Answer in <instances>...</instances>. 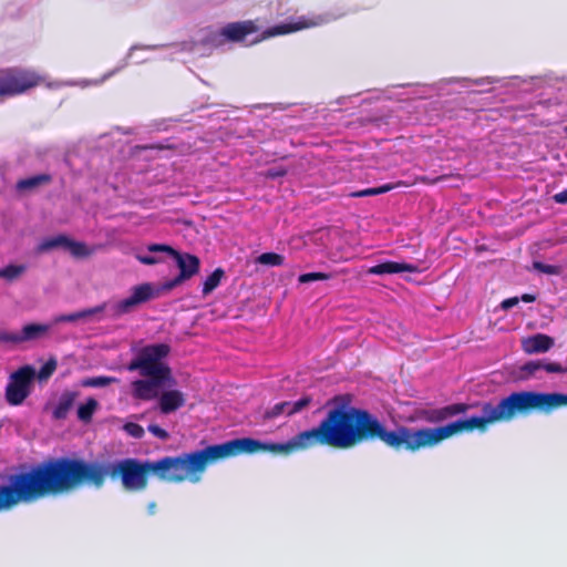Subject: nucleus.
Returning <instances> with one entry per match:
<instances>
[{
	"label": "nucleus",
	"instance_id": "obj_45",
	"mask_svg": "<svg viewBox=\"0 0 567 567\" xmlns=\"http://www.w3.org/2000/svg\"><path fill=\"white\" fill-rule=\"evenodd\" d=\"M3 334H10V332L4 331V330H0V342H7V340L2 339Z\"/></svg>",
	"mask_w": 567,
	"mask_h": 567
},
{
	"label": "nucleus",
	"instance_id": "obj_43",
	"mask_svg": "<svg viewBox=\"0 0 567 567\" xmlns=\"http://www.w3.org/2000/svg\"><path fill=\"white\" fill-rule=\"evenodd\" d=\"M520 300L524 302H534L536 300V297L530 293H524L522 295Z\"/></svg>",
	"mask_w": 567,
	"mask_h": 567
},
{
	"label": "nucleus",
	"instance_id": "obj_18",
	"mask_svg": "<svg viewBox=\"0 0 567 567\" xmlns=\"http://www.w3.org/2000/svg\"><path fill=\"white\" fill-rule=\"evenodd\" d=\"M186 400L179 390L164 391L158 400L159 410L164 414H169L184 406Z\"/></svg>",
	"mask_w": 567,
	"mask_h": 567
},
{
	"label": "nucleus",
	"instance_id": "obj_39",
	"mask_svg": "<svg viewBox=\"0 0 567 567\" xmlns=\"http://www.w3.org/2000/svg\"><path fill=\"white\" fill-rule=\"evenodd\" d=\"M287 174V169L282 168V167H271L269 168L267 172H266V177L268 178H278V177H282Z\"/></svg>",
	"mask_w": 567,
	"mask_h": 567
},
{
	"label": "nucleus",
	"instance_id": "obj_4",
	"mask_svg": "<svg viewBox=\"0 0 567 567\" xmlns=\"http://www.w3.org/2000/svg\"><path fill=\"white\" fill-rule=\"evenodd\" d=\"M171 347L166 343H156L143 347L137 357L128 365V371L138 370L147 379L132 382V394L137 400L151 401L158 396L157 389L164 384L173 385L175 380L172 369L163 362L169 354Z\"/></svg>",
	"mask_w": 567,
	"mask_h": 567
},
{
	"label": "nucleus",
	"instance_id": "obj_15",
	"mask_svg": "<svg viewBox=\"0 0 567 567\" xmlns=\"http://www.w3.org/2000/svg\"><path fill=\"white\" fill-rule=\"evenodd\" d=\"M258 31V27L251 20L231 22L220 30V35L231 42H240L247 35Z\"/></svg>",
	"mask_w": 567,
	"mask_h": 567
},
{
	"label": "nucleus",
	"instance_id": "obj_1",
	"mask_svg": "<svg viewBox=\"0 0 567 567\" xmlns=\"http://www.w3.org/2000/svg\"><path fill=\"white\" fill-rule=\"evenodd\" d=\"M234 440L238 455L259 452L289 454L318 445L349 450L374 440L401 451L403 444L402 425L390 431L375 415L359 408H350V411L329 409L318 426L298 433L287 443H264L251 437Z\"/></svg>",
	"mask_w": 567,
	"mask_h": 567
},
{
	"label": "nucleus",
	"instance_id": "obj_8",
	"mask_svg": "<svg viewBox=\"0 0 567 567\" xmlns=\"http://www.w3.org/2000/svg\"><path fill=\"white\" fill-rule=\"evenodd\" d=\"M147 250L150 252H166L171 257H173L176 261V265L179 269V274L171 279L165 281L161 286V290L171 291L177 286L182 285L184 281L189 280L195 275L199 272L200 269V260L197 256L188 254V252H179L174 249L172 246L166 244H151L147 246Z\"/></svg>",
	"mask_w": 567,
	"mask_h": 567
},
{
	"label": "nucleus",
	"instance_id": "obj_11",
	"mask_svg": "<svg viewBox=\"0 0 567 567\" xmlns=\"http://www.w3.org/2000/svg\"><path fill=\"white\" fill-rule=\"evenodd\" d=\"M161 292H164L163 290H161V287L155 291L151 284H142L135 286L132 289L131 296L121 300L117 303V311L121 313H126L133 307L159 296Z\"/></svg>",
	"mask_w": 567,
	"mask_h": 567
},
{
	"label": "nucleus",
	"instance_id": "obj_6",
	"mask_svg": "<svg viewBox=\"0 0 567 567\" xmlns=\"http://www.w3.org/2000/svg\"><path fill=\"white\" fill-rule=\"evenodd\" d=\"M561 406H567V394L559 392L517 391L501 399L497 404L487 402L493 423L509 422L534 411L549 414Z\"/></svg>",
	"mask_w": 567,
	"mask_h": 567
},
{
	"label": "nucleus",
	"instance_id": "obj_26",
	"mask_svg": "<svg viewBox=\"0 0 567 567\" xmlns=\"http://www.w3.org/2000/svg\"><path fill=\"white\" fill-rule=\"evenodd\" d=\"M116 382L118 380L114 377L99 375L84 379L82 385L85 388H104Z\"/></svg>",
	"mask_w": 567,
	"mask_h": 567
},
{
	"label": "nucleus",
	"instance_id": "obj_12",
	"mask_svg": "<svg viewBox=\"0 0 567 567\" xmlns=\"http://www.w3.org/2000/svg\"><path fill=\"white\" fill-rule=\"evenodd\" d=\"M50 328V324L45 323H28L23 326L20 333L10 332V334H3L2 339L7 340L9 343L16 344L27 341H35L47 337Z\"/></svg>",
	"mask_w": 567,
	"mask_h": 567
},
{
	"label": "nucleus",
	"instance_id": "obj_2",
	"mask_svg": "<svg viewBox=\"0 0 567 567\" xmlns=\"http://www.w3.org/2000/svg\"><path fill=\"white\" fill-rule=\"evenodd\" d=\"M100 462L75 457H53L9 476L0 485V513L19 504H30L48 496L69 494L83 485L102 487Z\"/></svg>",
	"mask_w": 567,
	"mask_h": 567
},
{
	"label": "nucleus",
	"instance_id": "obj_20",
	"mask_svg": "<svg viewBox=\"0 0 567 567\" xmlns=\"http://www.w3.org/2000/svg\"><path fill=\"white\" fill-rule=\"evenodd\" d=\"M76 393L65 391L61 394L55 408L53 409L52 415L55 420H64L68 416L69 411L74 405Z\"/></svg>",
	"mask_w": 567,
	"mask_h": 567
},
{
	"label": "nucleus",
	"instance_id": "obj_21",
	"mask_svg": "<svg viewBox=\"0 0 567 567\" xmlns=\"http://www.w3.org/2000/svg\"><path fill=\"white\" fill-rule=\"evenodd\" d=\"M103 310H104V306H99V307L84 309V310L76 311V312L69 313V315H61V316H58L54 318V322L55 323L75 322V321H79L82 319H87L99 312H102Z\"/></svg>",
	"mask_w": 567,
	"mask_h": 567
},
{
	"label": "nucleus",
	"instance_id": "obj_41",
	"mask_svg": "<svg viewBox=\"0 0 567 567\" xmlns=\"http://www.w3.org/2000/svg\"><path fill=\"white\" fill-rule=\"evenodd\" d=\"M553 199L557 204L567 205V189H564L553 196Z\"/></svg>",
	"mask_w": 567,
	"mask_h": 567
},
{
	"label": "nucleus",
	"instance_id": "obj_44",
	"mask_svg": "<svg viewBox=\"0 0 567 567\" xmlns=\"http://www.w3.org/2000/svg\"><path fill=\"white\" fill-rule=\"evenodd\" d=\"M147 509L150 514H154L156 509V504L154 502L150 503Z\"/></svg>",
	"mask_w": 567,
	"mask_h": 567
},
{
	"label": "nucleus",
	"instance_id": "obj_17",
	"mask_svg": "<svg viewBox=\"0 0 567 567\" xmlns=\"http://www.w3.org/2000/svg\"><path fill=\"white\" fill-rule=\"evenodd\" d=\"M417 271H419V267L413 264L388 260V261L378 264L375 266H372L368 272L371 275H390V274L417 272Z\"/></svg>",
	"mask_w": 567,
	"mask_h": 567
},
{
	"label": "nucleus",
	"instance_id": "obj_33",
	"mask_svg": "<svg viewBox=\"0 0 567 567\" xmlns=\"http://www.w3.org/2000/svg\"><path fill=\"white\" fill-rule=\"evenodd\" d=\"M56 369V361L53 359L48 360L39 370L38 378L39 380L49 379Z\"/></svg>",
	"mask_w": 567,
	"mask_h": 567
},
{
	"label": "nucleus",
	"instance_id": "obj_38",
	"mask_svg": "<svg viewBox=\"0 0 567 567\" xmlns=\"http://www.w3.org/2000/svg\"><path fill=\"white\" fill-rule=\"evenodd\" d=\"M136 259L143 265H156L162 262V259L153 255H137Z\"/></svg>",
	"mask_w": 567,
	"mask_h": 567
},
{
	"label": "nucleus",
	"instance_id": "obj_27",
	"mask_svg": "<svg viewBox=\"0 0 567 567\" xmlns=\"http://www.w3.org/2000/svg\"><path fill=\"white\" fill-rule=\"evenodd\" d=\"M284 261L285 257L277 252H264L259 255L256 259L257 264L271 267L282 266Z\"/></svg>",
	"mask_w": 567,
	"mask_h": 567
},
{
	"label": "nucleus",
	"instance_id": "obj_13",
	"mask_svg": "<svg viewBox=\"0 0 567 567\" xmlns=\"http://www.w3.org/2000/svg\"><path fill=\"white\" fill-rule=\"evenodd\" d=\"M470 405L466 403H453L440 409L422 410L419 415L429 423H441L450 417L467 412Z\"/></svg>",
	"mask_w": 567,
	"mask_h": 567
},
{
	"label": "nucleus",
	"instance_id": "obj_29",
	"mask_svg": "<svg viewBox=\"0 0 567 567\" xmlns=\"http://www.w3.org/2000/svg\"><path fill=\"white\" fill-rule=\"evenodd\" d=\"M352 402V396L350 394H340L330 399L327 405H331L330 409H341L343 411H350V404Z\"/></svg>",
	"mask_w": 567,
	"mask_h": 567
},
{
	"label": "nucleus",
	"instance_id": "obj_3",
	"mask_svg": "<svg viewBox=\"0 0 567 567\" xmlns=\"http://www.w3.org/2000/svg\"><path fill=\"white\" fill-rule=\"evenodd\" d=\"M236 446L235 440H230L177 456H164L156 461L126 457L100 463L103 474L102 486L109 476L113 481L120 480L127 492H142L146 489L151 474L166 483L189 481L195 484L202 480V474L209 464L237 456Z\"/></svg>",
	"mask_w": 567,
	"mask_h": 567
},
{
	"label": "nucleus",
	"instance_id": "obj_24",
	"mask_svg": "<svg viewBox=\"0 0 567 567\" xmlns=\"http://www.w3.org/2000/svg\"><path fill=\"white\" fill-rule=\"evenodd\" d=\"M99 406L97 401L94 398H89L85 403L78 408V417L84 423L91 422L94 412Z\"/></svg>",
	"mask_w": 567,
	"mask_h": 567
},
{
	"label": "nucleus",
	"instance_id": "obj_30",
	"mask_svg": "<svg viewBox=\"0 0 567 567\" xmlns=\"http://www.w3.org/2000/svg\"><path fill=\"white\" fill-rule=\"evenodd\" d=\"M520 378L522 379H528L530 377H534L539 372V361L538 360H532L526 363H524L520 368Z\"/></svg>",
	"mask_w": 567,
	"mask_h": 567
},
{
	"label": "nucleus",
	"instance_id": "obj_31",
	"mask_svg": "<svg viewBox=\"0 0 567 567\" xmlns=\"http://www.w3.org/2000/svg\"><path fill=\"white\" fill-rule=\"evenodd\" d=\"M332 276L330 274H327V272H307V274H302L299 276L298 278V281L300 284H309V282H312V281H318V280H328L330 279Z\"/></svg>",
	"mask_w": 567,
	"mask_h": 567
},
{
	"label": "nucleus",
	"instance_id": "obj_22",
	"mask_svg": "<svg viewBox=\"0 0 567 567\" xmlns=\"http://www.w3.org/2000/svg\"><path fill=\"white\" fill-rule=\"evenodd\" d=\"M281 415H285L287 417L293 415V412L291 411L290 401H284V402L276 403L272 408L265 411L262 417H264V420H272V419H277Z\"/></svg>",
	"mask_w": 567,
	"mask_h": 567
},
{
	"label": "nucleus",
	"instance_id": "obj_10",
	"mask_svg": "<svg viewBox=\"0 0 567 567\" xmlns=\"http://www.w3.org/2000/svg\"><path fill=\"white\" fill-rule=\"evenodd\" d=\"M58 247H62L70 251L75 258H84L91 254V250L84 243L75 241L65 235H58L44 239L39 246L38 251L43 252Z\"/></svg>",
	"mask_w": 567,
	"mask_h": 567
},
{
	"label": "nucleus",
	"instance_id": "obj_34",
	"mask_svg": "<svg viewBox=\"0 0 567 567\" xmlns=\"http://www.w3.org/2000/svg\"><path fill=\"white\" fill-rule=\"evenodd\" d=\"M533 267L535 270L547 275H559L561 272V267L547 265L542 261H534Z\"/></svg>",
	"mask_w": 567,
	"mask_h": 567
},
{
	"label": "nucleus",
	"instance_id": "obj_14",
	"mask_svg": "<svg viewBox=\"0 0 567 567\" xmlns=\"http://www.w3.org/2000/svg\"><path fill=\"white\" fill-rule=\"evenodd\" d=\"M319 24H320L319 21L311 20V19H306V18H301L297 22H293V23L277 24V25H274V27L268 28L267 30H265L261 33L260 38H258L256 40V42H260V41L266 40V39L271 38V37L284 35V34H288V33H291V32H296V31L302 30V29H308V28L317 27Z\"/></svg>",
	"mask_w": 567,
	"mask_h": 567
},
{
	"label": "nucleus",
	"instance_id": "obj_23",
	"mask_svg": "<svg viewBox=\"0 0 567 567\" xmlns=\"http://www.w3.org/2000/svg\"><path fill=\"white\" fill-rule=\"evenodd\" d=\"M225 277V271L223 268H216L203 282V295L208 296L212 293L221 282V279Z\"/></svg>",
	"mask_w": 567,
	"mask_h": 567
},
{
	"label": "nucleus",
	"instance_id": "obj_19",
	"mask_svg": "<svg viewBox=\"0 0 567 567\" xmlns=\"http://www.w3.org/2000/svg\"><path fill=\"white\" fill-rule=\"evenodd\" d=\"M52 182L50 174H39L28 178L19 179L16 184L18 192H30L41 186L48 185Z\"/></svg>",
	"mask_w": 567,
	"mask_h": 567
},
{
	"label": "nucleus",
	"instance_id": "obj_46",
	"mask_svg": "<svg viewBox=\"0 0 567 567\" xmlns=\"http://www.w3.org/2000/svg\"><path fill=\"white\" fill-rule=\"evenodd\" d=\"M146 148H150V150H163L164 146H162V145H152V146H147Z\"/></svg>",
	"mask_w": 567,
	"mask_h": 567
},
{
	"label": "nucleus",
	"instance_id": "obj_7",
	"mask_svg": "<svg viewBox=\"0 0 567 567\" xmlns=\"http://www.w3.org/2000/svg\"><path fill=\"white\" fill-rule=\"evenodd\" d=\"M42 82L43 78L30 69H0V102L7 97L23 94Z\"/></svg>",
	"mask_w": 567,
	"mask_h": 567
},
{
	"label": "nucleus",
	"instance_id": "obj_25",
	"mask_svg": "<svg viewBox=\"0 0 567 567\" xmlns=\"http://www.w3.org/2000/svg\"><path fill=\"white\" fill-rule=\"evenodd\" d=\"M27 271L25 265H13L10 264L0 269V278L6 279L7 281H14L20 276H22Z\"/></svg>",
	"mask_w": 567,
	"mask_h": 567
},
{
	"label": "nucleus",
	"instance_id": "obj_42",
	"mask_svg": "<svg viewBox=\"0 0 567 567\" xmlns=\"http://www.w3.org/2000/svg\"><path fill=\"white\" fill-rule=\"evenodd\" d=\"M445 178H446V176H444V175L443 176H439L436 178H430L427 176H421V177H419V181L421 183H423V184L434 185V184H436V183H439V182H441V181H443Z\"/></svg>",
	"mask_w": 567,
	"mask_h": 567
},
{
	"label": "nucleus",
	"instance_id": "obj_28",
	"mask_svg": "<svg viewBox=\"0 0 567 567\" xmlns=\"http://www.w3.org/2000/svg\"><path fill=\"white\" fill-rule=\"evenodd\" d=\"M394 188V185L392 184H385L380 187H372V188H365L362 190L353 192L351 193V197H367V196H375L380 194H384L386 192H390Z\"/></svg>",
	"mask_w": 567,
	"mask_h": 567
},
{
	"label": "nucleus",
	"instance_id": "obj_9",
	"mask_svg": "<svg viewBox=\"0 0 567 567\" xmlns=\"http://www.w3.org/2000/svg\"><path fill=\"white\" fill-rule=\"evenodd\" d=\"M34 375L31 365H23L10 375L6 386V400L10 405H20L30 395Z\"/></svg>",
	"mask_w": 567,
	"mask_h": 567
},
{
	"label": "nucleus",
	"instance_id": "obj_37",
	"mask_svg": "<svg viewBox=\"0 0 567 567\" xmlns=\"http://www.w3.org/2000/svg\"><path fill=\"white\" fill-rule=\"evenodd\" d=\"M147 430L150 433H152L157 439H161L162 441H166L169 437L168 432L157 424H150Z\"/></svg>",
	"mask_w": 567,
	"mask_h": 567
},
{
	"label": "nucleus",
	"instance_id": "obj_32",
	"mask_svg": "<svg viewBox=\"0 0 567 567\" xmlns=\"http://www.w3.org/2000/svg\"><path fill=\"white\" fill-rule=\"evenodd\" d=\"M539 361V371H545L547 373H564L567 370L557 362H548L546 360H538Z\"/></svg>",
	"mask_w": 567,
	"mask_h": 567
},
{
	"label": "nucleus",
	"instance_id": "obj_16",
	"mask_svg": "<svg viewBox=\"0 0 567 567\" xmlns=\"http://www.w3.org/2000/svg\"><path fill=\"white\" fill-rule=\"evenodd\" d=\"M554 343L555 341L551 337L544 333H536L522 340V349L528 354L544 353L550 350Z\"/></svg>",
	"mask_w": 567,
	"mask_h": 567
},
{
	"label": "nucleus",
	"instance_id": "obj_35",
	"mask_svg": "<svg viewBox=\"0 0 567 567\" xmlns=\"http://www.w3.org/2000/svg\"><path fill=\"white\" fill-rule=\"evenodd\" d=\"M311 403H312L311 395H303L299 400H297L295 402H290L291 411L293 412V415L308 409Z\"/></svg>",
	"mask_w": 567,
	"mask_h": 567
},
{
	"label": "nucleus",
	"instance_id": "obj_5",
	"mask_svg": "<svg viewBox=\"0 0 567 567\" xmlns=\"http://www.w3.org/2000/svg\"><path fill=\"white\" fill-rule=\"evenodd\" d=\"M481 411L482 416L456 420L437 427L424 426L415 429L402 425V450L415 453L420 450L432 449L444 440L460 433L473 432L474 430L485 432L489 424H494L487 409V402L482 403Z\"/></svg>",
	"mask_w": 567,
	"mask_h": 567
},
{
	"label": "nucleus",
	"instance_id": "obj_36",
	"mask_svg": "<svg viewBox=\"0 0 567 567\" xmlns=\"http://www.w3.org/2000/svg\"><path fill=\"white\" fill-rule=\"evenodd\" d=\"M123 430L134 439H142L144 436V429L137 423L127 422L123 425Z\"/></svg>",
	"mask_w": 567,
	"mask_h": 567
},
{
	"label": "nucleus",
	"instance_id": "obj_40",
	"mask_svg": "<svg viewBox=\"0 0 567 567\" xmlns=\"http://www.w3.org/2000/svg\"><path fill=\"white\" fill-rule=\"evenodd\" d=\"M518 302H519V298L518 297L507 298V299L502 301L501 308L503 310H509L511 308L516 306Z\"/></svg>",
	"mask_w": 567,
	"mask_h": 567
}]
</instances>
